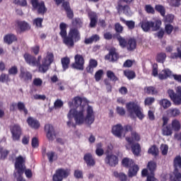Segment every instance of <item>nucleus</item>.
Masks as SVG:
<instances>
[{"label":"nucleus","instance_id":"nucleus-1","mask_svg":"<svg viewBox=\"0 0 181 181\" xmlns=\"http://www.w3.org/2000/svg\"><path fill=\"white\" fill-rule=\"evenodd\" d=\"M86 112V107L84 106H80V109H71L67 115L69 119L74 117L75 122L77 125H82L84 122H86L88 125L94 123L95 121V116L94 115V110L93 107L88 105L86 109V116H84Z\"/></svg>","mask_w":181,"mask_h":181},{"label":"nucleus","instance_id":"nucleus-43","mask_svg":"<svg viewBox=\"0 0 181 181\" xmlns=\"http://www.w3.org/2000/svg\"><path fill=\"white\" fill-rule=\"evenodd\" d=\"M113 175L116 179H119L120 181H127V177L123 173H118V171L113 172Z\"/></svg>","mask_w":181,"mask_h":181},{"label":"nucleus","instance_id":"nucleus-22","mask_svg":"<svg viewBox=\"0 0 181 181\" xmlns=\"http://www.w3.org/2000/svg\"><path fill=\"white\" fill-rule=\"evenodd\" d=\"M23 57L27 64H29V66H32L33 67H36V57L29 53H25Z\"/></svg>","mask_w":181,"mask_h":181},{"label":"nucleus","instance_id":"nucleus-9","mask_svg":"<svg viewBox=\"0 0 181 181\" xmlns=\"http://www.w3.org/2000/svg\"><path fill=\"white\" fill-rule=\"evenodd\" d=\"M105 158L104 159L105 165L110 166V168H115L119 162L118 156L115 155L114 153H110V151H105Z\"/></svg>","mask_w":181,"mask_h":181},{"label":"nucleus","instance_id":"nucleus-8","mask_svg":"<svg viewBox=\"0 0 181 181\" xmlns=\"http://www.w3.org/2000/svg\"><path fill=\"white\" fill-rule=\"evenodd\" d=\"M168 94L175 105H181V86L177 88L176 93H175V90L169 89Z\"/></svg>","mask_w":181,"mask_h":181},{"label":"nucleus","instance_id":"nucleus-16","mask_svg":"<svg viewBox=\"0 0 181 181\" xmlns=\"http://www.w3.org/2000/svg\"><path fill=\"white\" fill-rule=\"evenodd\" d=\"M156 168H157L156 162L153 160H151L148 163L147 168L150 171L151 175L147 176L146 181H148V177H152L153 180H158V179L155 178V170H156Z\"/></svg>","mask_w":181,"mask_h":181},{"label":"nucleus","instance_id":"nucleus-53","mask_svg":"<svg viewBox=\"0 0 181 181\" xmlns=\"http://www.w3.org/2000/svg\"><path fill=\"white\" fill-rule=\"evenodd\" d=\"M165 60H166V54L165 52H161L158 54L156 57V62H158V63H165Z\"/></svg>","mask_w":181,"mask_h":181},{"label":"nucleus","instance_id":"nucleus-50","mask_svg":"<svg viewBox=\"0 0 181 181\" xmlns=\"http://www.w3.org/2000/svg\"><path fill=\"white\" fill-rule=\"evenodd\" d=\"M106 76L107 78H110V80L114 81L115 83L116 81H118V77H117V76H115V74L111 70L107 71Z\"/></svg>","mask_w":181,"mask_h":181},{"label":"nucleus","instance_id":"nucleus-26","mask_svg":"<svg viewBox=\"0 0 181 181\" xmlns=\"http://www.w3.org/2000/svg\"><path fill=\"white\" fill-rule=\"evenodd\" d=\"M18 41V37L15 34L13 33H9L6 34L4 37V43H6V45H12L13 42H17Z\"/></svg>","mask_w":181,"mask_h":181},{"label":"nucleus","instance_id":"nucleus-35","mask_svg":"<svg viewBox=\"0 0 181 181\" xmlns=\"http://www.w3.org/2000/svg\"><path fill=\"white\" fill-rule=\"evenodd\" d=\"M61 63L63 71H66L70 67V58L69 57H62L61 59Z\"/></svg>","mask_w":181,"mask_h":181},{"label":"nucleus","instance_id":"nucleus-39","mask_svg":"<svg viewBox=\"0 0 181 181\" xmlns=\"http://www.w3.org/2000/svg\"><path fill=\"white\" fill-rule=\"evenodd\" d=\"M115 36H116L117 40L119 42V45L121 47H127V45H128V42H127V40L125 38L122 37L121 35L119 34H115Z\"/></svg>","mask_w":181,"mask_h":181},{"label":"nucleus","instance_id":"nucleus-58","mask_svg":"<svg viewBox=\"0 0 181 181\" xmlns=\"http://www.w3.org/2000/svg\"><path fill=\"white\" fill-rule=\"evenodd\" d=\"M103 76H104V71L103 69H99L95 74V80L98 82L103 78Z\"/></svg>","mask_w":181,"mask_h":181},{"label":"nucleus","instance_id":"nucleus-5","mask_svg":"<svg viewBox=\"0 0 181 181\" xmlns=\"http://www.w3.org/2000/svg\"><path fill=\"white\" fill-rule=\"evenodd\" d=\"M30 4L33 7V11H37L38 15H45L47 12V7L45 1L39 0H30Z\"/></svg>","mask_w":181,"mask_h":181},{"label":"nucleus","instance_id":"nucleus-25","mask_svg":"<svg viewBox=\"0 0 181 181\" xmlns=\"http://www.w3.org/2000/svg\"><path fill=\"white\" fill-rule=\"evenodd\" d=\"M170 181H181V173L179 170L174 169L172 173L169 174Z\"/></svg>","mask_w":181,"mask_h":181},{"label":"nucleus","instance_id":"nucleus-18","mask_svg":"<svg viewBox=\"0 0 181 181\" xmlns=\"http://www.w3.org/2000/svg\"><path fill=\"white\" fill-rule=\"evenodd\" d=\"M105 59L114 63L115 62H117L118 59H119V55L118 53H117L115 49H110L109 53L105 55Z\"/></svg>","mask_w":181,"mask_h":181},{"label":"nucleus","instance_id":"nucleus-4","mask_svg":"<svg viewBox=\"0 0 181 181\" xmlns=\"http://www.w3.org/2000/svg\"><path fill=\"white\" fill-rule=\"evenodd\" d=\"M162 25V21L160 20H156L155 22L149 21L148 20H143L139 23V26H141L144 32H150L152 29L153 32H156L160 29Z\"/></svg>","mask_w":181,"mask_h":181},{"label":"nucleus","instance_id":"nucleus-47","mask_svg":"<svg viewBox=\"0 0 181 181\" xmlns=\"http://www.w3.org/2000/svg\"><path fill=\"white\" fill-rule=\"evenodd\" d=\"M17 108L18 111L22 112V111L24 112L25 115H28V109L26 108V106L25 105V103L23 102H18L17 103Z\"/></svg>","mask_w":181,"mask_h":181},{"label":"nucleus","instance_id":"nucleus-42","mask_svg":"<svg viewBox=\"0 0 181 181\" xmlns=\"http://www.w3.org/2000/svg\"><path fill=\"white\" fill-rule=\"evenodd\" d=\"M154 10L156 11V12H158L161 16L165 17V15H166V8L160 4H156Z\"/></svg>","mask_w":181,"mask_h":181},{"label":"nucleus","instance_id":"nucleus-15","mask_svg":"<svg viewBox=\"0 0 181 181\" xmlns=\"http://www.w3.org/2000/svg\"><path fill=\"white\" fill-rule=\"evenodd\" d=\"M62 4V6L64 9L67 18L69 19H73V18H74V13L71 10V7L70 6V2H69V1H64Z\"/></svg>","mask_w":181,"mask_h":181},{"label":"nucleus","instance_id":"nucleus-13","mask_svg":"<svg viewBox=\"0 0 181 181\" xmlns=\"http://www.w3.org/2000/svg\"><path fill=\"white\" fill-rule=\"evenodd\" d=\"M116 9L118 13H119V12H123L126 16H129V14L131 13V7L129 6V4L124 5L122 3H117Z\"/></svg>","mask_w":181,"mask_h":181},{"label":"nucleus","instance_id":"nucleus-32","mask_svg":"<svg viewBox=\"0 0 181 181\" xmlns=\"http://www.w3.org/2000/svg\"><path fill=\"white\" fill-rule=\"evenodd\" d=\"M72 26H74V28H72V29H80L83 28V20L80 18H75L72 19L71 21Z\"/></svg>","mask_w":181,"mask_h":181},{"label":"nucleus","instance_id":"nucleus-21","mask_svg":"<svg viewBox=\"0 0 181 181\" xmlns=\"http://www.w3.org/2000/svg\"><path fill=\"white\" fill-rule=\"evenodd\" d=\"M126 141L129 145H132L135 142H139L141 141V136L136 132H132L130 137H126Z\"/></svg>","mask_w":181,"mask_h":181},{"label":"nucleus","instance_id":"nucleus-36","mask_svg":"<svg viewBox=\"0 0 181 181\" xmlns=\"http://www.w3.org/2000/svg\"><path fill=\"white\" fill-rule=\"evenodd\" d=\"M144 93L148 95H156L158 94V90L155 86H146L144 88Z\"/></svg>","mask_w":181,"mask_h":181},{"label":"nucleus","instance_id":"nucleus-27","mask_svg":"<svg viewBox=\"0 0 181 181\" xmlns=\"http://www.w3.org/2000/svg\"><path fill=\"white\" fill-rule=\"evenodd\" d=\"M81 103H83V98L80 96H76L74 98V102H69L68 105L71 108V107H76V108H79L80 107H84V105H81Z\"/></svg>","mask_w":181,"mask_h":181},{"label":"nucleus","instance_id":"nucleus-55","mask_svg":"<svg viewBox=\"0 0 181 181\" xmlns=\"http://www.w3.org/2000/svg\"><path fill=\"white\" fill-rule=\"evenodd\" d=\"M102 146L103 145L101 143L97 144L95 149V154L97 156H103V155H104V149L101 148Z\"/></svg>","mask_w":181,"mask_h":181},{"label":"nucleus","instance_id":"nucleus-33","mask_svg":"<svg viewBox=\"0 0 181 181\" xmlns=\"http://www.w3.org/2000/svg\"><path fill=\"white\" fill-rule=\"evenodd\" d=\"M135 164V162L134 160L129 158H124L122 160V165L124 166V168H127V169H129L132 166H134Z\"/></svg>","mask_w":181,"mask_h":181},{"label":"nucleus","instance_id":"nucleus-48","mask_svg":"<svg viewBox=\"0 0 181 181\" xmlns=\"http://www.w3.org/2000/svg\"><path fill=\"white\" fill-rule=\"evenodd\" d=\"M168 114L170 115V117H178V115H180V110L178 108H171L168 110Z\"/></svg>","mask_w":181,"mask_h":181},{"label":"nucleus","instance_id":"nucleus-46","mask_svg":"<svg viewBox=\"0 0 181 181\" xmlns=\"http://www.w3.org/2000/svg\"><path fill=\"white\" fill-rule=\"evenodd\" d=\"M124 74L125 77L128 78V80H134V78L136 77V74H135V71L131 70L124 71Z\"/></svg>","mask_w":181,"mask_h":181},{"label":"nucleus","instance_id":"nucleus-24","mask_svg":"<svg viewBox=\"0 0 181 181\" xmlns=\"http://www.w3.org/2000/svg\"><path fill=\"white\" fill-rule=\"evenodd\" d=\"M122 131H124V127H122V125L121 124H117L112 129V133L117 138L122 137Z\"/></svg>","mask_w":181,"mask_h":181},{"label":"nucleus","instance_id":"nucleus-30","mask_svg":"<svg viewBox=\"0 0 181 181\" xmlns=\"http://www.w3.org/2000/svg\"><path fill=\"white\" fill-rule=\"evenodd\" d=\"M170 76H172V71L169 69H166L159 73L158 78L160 80H166V78L170 77Z\"/></svg>","mask_w":181,"mask_h":181},{"label":"nucleus","instance_id":"nucleus-34","mask_svg":"<svg viewBox=\"0 0 181 181\" xmlns=\"http://www.w3.org/2000/svg\"><path fill=\"white\" fill-rule=\"evenodd\" d=\"M139 170V166L138 165L134 164L131 168H129V177H134V176H136Z\"/></svg>","mask_w":181,"mask_h":181},{"label":"nucleus","instance_id":"nucleus-12","mask_svg":"<svg viewBox=\"0 0 181 181\" xmlns=\"http://www.w3.org/2000/svg\"><path fill=\"white\" fill-rule=\"evenodd\" d=\"M44 131L46 134V136L49 141H53L56 138V131H54V127L50 124H47L45 125Z\"/></svg>","mask_w":181,"mask_h":181},{"label":"nucleus","instance_id":"nucleus-56","mask_svg":"<svg viewBox=\"0 0 181 181\" xmlns=\"http://www.w3.org/2000/svg\"><path fill=\"white\" fill-rule=\"evenodd\" d=\"M144 11H146V13L155 15V8L151 4H146L144 6Z\"/></svg>","mask_w":181,"mask_h":181},{"label":"nucleus","instance_id":"nucleus-45","mask_svg":"<svg viewBox=\"0 0 181 181\" xmlns=\"http://www.w3.org/2000/svg\"><path fill=\"white\" fill-rule=\"evenodd\" d=\"M10 151L7 149L4 148V147H0V159L1 160H5L8 158Z\"/></svg>","mask_w":181,"mask_h":181},{"label":"nucleus","instance_id":"nucleus-57","mask_svg":"<svg viewBox=\"0 0 181 181\" xmlns=\"http://www.w3.org/2000/svg\"><path fill=\"white\" fill-rule=\"evenodd\" d=\"M115 30L116 32V35H121V33L124 32V27H122L119 23H116L115 24Z\"/></svg>","mask_w":181,"mask_h":181},{"label":"nucleus","instance_id":"nucleus-20","mask_svg":"<svg viewBox=\"0 0 181 181\" xmlns=\"http://www.w3.org/2000/svg\"><path fill=\"white\" fill-rule=\"evenodd\" d=\"M19 77L21 80H23V81H25V83H28L30 81V80H32L33 76L30 72H29L28 71H25L23 68H21Z\"/></svg>","mask_w":181,"mask_h":181},{"label":"nucleus","instance_id":"nucleus-23","mask_svg":"<svg viewBox=\"0 0 181 181\" xmlns=\"http://www.w3.org/2000/svg\"><path fill=\"white\" fill-rule=\"evenodd\" d=\"M98 66V62L94 59H90L86 70L89 74H94V69H96Z\"/></svg>","mask_w":181,"mask_h":181},{"label":"nucleus","instance_id":"nucleus-59","mask_svg":"<svg viewBox=\"0 0 181 181\" xmlns=\"http://www.w3.org/2000/svg\"><path fill=\"white\" fill-rule=\"evenodd\" d=\"M44 59H46L47 61V64H52L54 60V55L53 54L52 52H47V57L46 58H44Z\"/></svg>","mask_w":181,"mask_h":181},{"label":"nucleus","instance_id":"nucleus-49","mask_svg":"<svg viewBox=\"0 0 181 181\" xmlns=\"http://www.w3.org/2000/svg\"><path fill=\"white\" fill-rule=\"evenodd\" d=\"M171 126L173 129L175 130V132L180 131V122H179V120H177V119H175L172 121Z\"/></svg>","mask_w":181,"mask_h":181},{"label":"nucleus","instance_id":"nucleus-63","mask_svg":"<svg viewBox=\"0 0 181 181\" xmlns=\"http://www.w3.org/2000/svg\"><path fill=\"white\" fill-rule=\"evenodd\" d=\"M173 29H175V27H173V25H172L171 24H166L165 25V33H167L168 35H172Z\"/></svg>","mask_w":181,"mask_h":181},{"label":"nucleus","instance_id":"nucleus-6","mask_svg":"<svg viewBox=\"0 0 181 181\" xmlns=\"http://www.w3.org/2000/svg\"><path fill=\"white\" fill-rule=\"evenodd\" d=\"M71 170L69 168H58L52 177L53 181H63V179H67L70 176Z\"/></svg>","mask_w":181,"mask_h":181},{"label":"nucleus","instance_id":"nucleus-29","mask_svg":"<svg viewBox=\"0 0 181 181\" xmlns=\"http://www.w3.org/2000/svg\"><path fill=\"white\" fill-rule=\"evenodd\" d=\"M99 40H100V35L97 34H94L88 38H85L83 42L85 43V45H92V43H94V42L95 43Z\"/></svg>","mask_w":181,"mask_h":181},{"label":"nucleus","instance_id":"nucleus-14","mask_svg":"<svg viewBox=\"0 0 181 181\" xmlns=\"http://www.w3.org/2000/svg\"><path fill=\"white\" fill-rule=\"evenodd\" d=\"M83 160L88 168L95 166V158H94L91 153H86L83 156Z\"/></svg>","mask_w":181,"mask_h":181},{"label":"nucleus","instance_id":"nucleus-19","mask_svg":"<svg viewBox=\"0 0 181 181\" xmlns=\"http://www.w3.org/2000/svg\"><path fill=\"white\" fill-rule=\"evenodd\" d=\"M26 122L30 127V128H33V129H39L40 128V122L37 119L33 117H28Z\"/></svg>","mask_w":181,"mask_h":181},{"label":"nucleus","instance_id":"nucleus-28","mask_svg":"<svg viewBox=\"0 0 181 181\" xmlns=\"http://www.w3.org/2000/svg\"><path fill=\"white\" fill-rule=\"evenodd\" d=\"M49 66H50L49 64H47V59H44L42 60V64H40V65L36 66V67H38V71L40 73H46L47 70H49Z\"/></svg>","mask_w":181,"mask_h":181},{"label":"nucleus","instance_id":"nucleus-37","mask_svg":"<svg viewBox=\"0 0 181 181\" xmlns=\"http://www.w3.org/2000/svg\"><path fill=\"white\" fill-rule=\"evenodd\" d=\"M120 22H122V23H124V25L127 26L129 30H132L133 29H135V21H126L124 18L121 17Z\"/></svg>","mask_w":181,"mask_h":181},{"label":"nucleus","instance_id":"nucleus-41","mask_svg":"<svg viewBox=\"0 0 181 181\" xmlns=\"http://www.w3.org/2000/svg\"><path fill=\"white\" fill-rule=\"evenodd\" d=\"M148 153L152 155L153 156H159V148L156 146V145H153L148 150Z\"/></svg>","mask_w":181,"mask_h":181},{"label":"nucleus","instance_id":"nucleus-52","mask_svg":"<svg viewBox=\"0 0 181 181\" xmlns=\"http://www.w3.org/2000/svg\"><path fill=\"white\" fill-rule=\"evenodd\" d=\"M18 26L21 29V32H25L29 29V24L25 21H20L18 23Z\"/></svg>","mask_w":181,"mask_h":181},{"label":"nucleus","instance_id":"nucleus-40","mask_svg":"<svg viewBox=\"0 0 181 181\" xmlns=\"http://www.w3.org/2000/svg\"><path fill=\"white\" fill-rule=\"evenodd\" d=\"M173 168L177 170L181 169V156L180 155L176 156L173 160Z\"/></svg>","mask_w":181,"mask_h":181},{"label":"nucleus","instance_id":"nucleus-60","mask_svg":"<svg viewBox=\"0 0 181 181\" xmlns=\"http://www.w3.org/2000/svg\"><path fill=\"white\" fill-rule=\"evenodd\" d=\"M18 66L14 65L8 69V73L9 76H16V74H18Z\"/></svg>","mask_w":181,"mask_h":181},{"label":"nucleus","instance_id":"nucleus-3","mask_svg":"<svg viewBox=\"0 0 181 181\" xmlns=\"http://www.w3.org/2000/svg\"><path fill=\"white\" fill-rule=\"evenodd\" d=\"M126 109L129 114V117L132 119L135 118V115L141 120L145 118L144 110L141 107V105H139L138 102L130 101L127 103L126 104Z\"/></svg>","mask_w":181,"mask_h":181},{"label":"nucleus","instance_id":"nucleus-62","mask_svg":"<svg viewBox=\"0 0 181 181\" xmlns=\"http://www.w3.org/2000/svg\"><path fill=\"white\" fill-rule=\"evenodd\" d=\"M160 149L163 156L168 155V151H169V146L167 144H161Z\"/></svg>","mask_w":181,"mask_h":181},{"label":"nucleus","instance_id":"nucleus-51","mask_svg":"<svg viewBox=\"0 0 181 181\" xmlns=\"http://www.w3.org/2000/svg\"><path fill=\"white\" fill-rule=\"evenodd\" d=\"M159 104L165 110H166V108H169V107H170V105H172V103H170V100H168V99H162V100H160L159 101Z\"/></svg>","mask_w":181,"mask_h":181},{"label":"nucleus","instance_id":"nucleus-61","mask_svg":"<svg viewBox=\"0 0 181 181\" xmlns=\"http://www.w3.org/2000/svg\"><path fill=\"white\" fill-rule=\"evenodd\" d=\"M177 52H174L171 54V58L172 59H181V45H180V47L177 48Z\"/></svg>","mask_w":181,"mask_h":181},{"label":"nucleus","instance_id":"nucleus-2","mask_svg":"<svg viewBox=\"0 0 181 181\" xmlns=\"http://www.w3.org/2000/svg\"><path fill=\"white\" fill-rule=\"evenodd\" d=\"M59 35L62 37L63 43L69 49L74 47L75 43L81 40V34L77 28H70L67 35V24L61 23L59 24Z\"/></svg>","mask_w":181,"mask_h":181},{"label":"nucleus","instance_id":"nucleus-11","mask_svg":"<svg viewBox=\"0 0 181 181\" xmlns=\"http://www.w3.org/2000/svg\"><path fill=\"white\" fill-rule=\"evenodd\" d=\"M13 141H19L22 136V128L19 124H13L10 129Z\"/></svg>","mask_w":181,"mask_h":181},{"label":"nucleus","instance_id":"nucleus-17","mask_svg":"<svg viewBox=\"0 0 181 181\" xmlns=\"http://www.w3.org/2000/svg\"><path fill=\"white\" fill-rule=\"evenodd\" d=\"M88 16L90 21L89 23V27L95 28L98 22V15H97V13L94 11H88Z\"/></svg>","mask_w":181,"mask_h":181},{"label":"nucleus","instance_id":"nucleus-10","mask_svg":"<svg viewBox=\"0 0 181 181\" xmlns=\"http://www.w3.org/2000/svg\"><path fill=\"white\" fill-rule=\"evenodd\" d=\"M15 169L17 170L18 175H23L25 173V159L22 156H19L16 158Z\"/></svg>","mask_w":181,"mask_h":181},{"label":"nucleus","instance_id":"nucleus-64","mask_svg":"<svg viewBox=\"0 0 181 181\" xmlns=\"http://www.w3.org/2000/svg\"><path fill=\"white\" fill-rule=\"evenodd\" d=\"M0 81L1 83H8L11 81V79H9V75L6 74H1L0 76Z\"/></svg>","mask_w":181,"mask_h":181},{"label":"nucleus","instance_id":"nucleus-54","mask_svg":"<svg viewBox=\"0 0 181 181\" xmlns=\"http://www.w3.org/2000/svg\"><path fill=\"white\" fill-rule=\"evenodd\" d=\"M33 23L35 25V28H43L42 25L43 23V18H36L33 21Z\"/></svg>","mask_w":181,"mask_h":181},{"label":"nucleus","instance_id":"nucleus-7","mask_svg":"<svg viewBox=\"0 0 181 181\" xmlns=\"http://www.w3.org/2000/svg\"><path fill=\"white\" fill-rule=\"evenodd\" d=\"M86 64V60L82 54H77L74 56V62L71 64V69L74 70H80L83 71L84 70V64Z\"/></svg>","mask_w":181,"mask_h":181},{"label":"nucleus","instance_id":"nucleus-38","mask_svg":"<svg viewBox=\"0 0 181 181\" xmlns=\"http://www.w3.org/2000/svg\"><path fill=\"white\" fill-rule=\"evenodd\" d=\"M162 134L164 135V136H170V135L173 134L170 124L163 127Z\"/></svg>","mask_w":181,"mask_h":181},{"label":"nucleus","instance_id":"nucleus-31","mask_svg":"<svg viewBox=\"0 0 181 181\" xmlns=\"http://www.w3.org/2000/svg\"><path fill=\"white\" fill-rule=\"evenodd\" d=\"M129 145H131L132 152L134 156H139V154L141 153V145L139 143H134L133 144Z\"/></svg>","mask_w":181,"mask_h":181},{"label":"nucleus","instance_id":"nucleus-44","mask_svg":"<svg viewBox=\"0 0 181 181\" xmlns=\"http://www.w3.org/2000/svg\"><path fill=\"white\" fill-rule=\"evenodd\" d=\"M129 47H127L128 50H135L136 49V40L135 38H130L127 42Z\"/></svg>","mask_w":181,"mask_h":181}]
</instances>
